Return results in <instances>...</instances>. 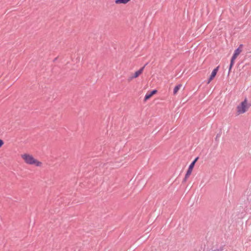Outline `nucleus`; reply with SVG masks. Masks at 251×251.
Wrapping results in <instances>:
<instances>
[{
	"label": "nucleus",
	"instance_id": "8",
	"mask_svg": "<svg viewBox=\"0 0 251 251\" xmlns=\"http://www.w3.org/2000/svg\"><path fill=\"white\" fill-rule=\"evenodd\" d=\"M182 85L181 84H179L175 87L173 91L174 95H176L178 91L182 87Z\"/></svg>",
	"mask_w": 251,
	"mask_h": 251
},
{
	"label": "nucleus",
	"instance_id": "10",
	"mask_svg": "<svg viewBox=\"0 0 251 251\" xmlns=\"http://www.w3.org/2000/svg\"><path fill=\"white\" fill-rule=\"evenodd\" d=\"M4 145V142L2 139H0V148Z\"/></svg>",
	"mask_w": 251,
	"mask_h": 251
},
{
	"label": "nucleus",
	"instance_id": "1",
	"mask_svg": "<svg viewBox=\"0 0 251 251\" xmlns=\"http://www.w3.org/2000/svg\"><path fill=\"white\" fill-rule=\"evenodd\" d=\"M21 158L24 162L29 165L34 166L37 167H41L43 166L42 162L39 161L31 154L25 153L21 155Z\"/></svg>",
	"mask_w": 251,
	"mask_h": 251
},
{
	"label": "nucleus",
	"instance_id": "3",
	"mask_svg": "<svg viewBox=\"0 0 251 251\" xmlns=\"http://www.w3.org/2000/svg\"><path fill=\"white\" fill-rule=\"evenodd\" d=\"M243 45H240L239 47L234 51V53L231 58L230 64L229 66V70H230L234 65V61L242 51Z\"/></svg>",
	"mask_w": 251,
	"mask_h": 251
},
{
	"label": "nucleus",
	"instance_id": "7",
	"mask_svg": "<svg viewBox=\"0 0 251 251\" xmlns=\"http://www.w3.org/2000/svg\"><path fill=\"white\" fill-rule=\"evenodd\" d=\"M157 93V90H154L151 92H148L144 98V101H146L148 100H149L153 95Z\"/></svg>",
	"mask_w": 251,
	"mask_h": 251
},
{
	"label": "nucleus",
	"instance_id": "2",
	"mask_svg": "<svg viewBox=\"0 0 251 251\" xmlns=\"http://www.w3.org/2000/svg\"><path fill=\"white\" fill-rule=\"evenodd\" d=\"M251 104L248 102L247 99H245L242 101L236 107V112L237 115H240L246 112L250 107Z\"/></svg>",
	"mask_w": 251,
	"mask_h": 251
},
{
	"label": "nucleus",
	"instance_id": "6",
	"mask_svg": "<svg viewBox=\"0 0 251 251\" xmlns=\"http://www.w3.org/2000/svg\"><path fill=\"white\" fill-rule=\"evenodd\" d=\"M144 67H142V68H141L140 69H139V70L136 71L132 75H131L129 78V80H131L134 78H136L137 77H138L141 74H142L143 72V70H144Z\"/></svg>",
	"mask_w": 251,
	"mask_h": 251
},
{
	"label": "nucleus",
	"instance_id": "4",
	"mask_svg": "<svg viewBox=\"0 0 251 251\" xmlns=\"http://www.w3.org/2000/svg\"><path fill=\"white\" fill-rule=\"evenodd\" d=\"M198 158H196L189 165L188 169L185 174V177H184V180L186 181V180L189 178L190 176L191 175L192 172L193 171L194 167L195 166V164L197 161L198 160Z\"/></svg>",
	"mask_w": 251,
	"mask_h": 251
},
{
	"label": "nucleus",
	"instance_id": "5",
	"mask_svg": "<svg viewBox=\"0 0 251 251\" xmlns=\"http://www.w3.org/2000/svg\"><path fill=\"white\" fill-rule=\"evenodd\" d=\"M219 66H218L213 70L211 75L209 76V78L208 79L207 84H209L210 82L214 78L219 70Z\"/></svg>",
	"mask_w": 251,
	"mask_h": 251
},
{
	"label": "nucleus",
	"instance_id": "9",
	"mask_svg": "<svg viewBox=\"0 0 251 251\" xmlns=\"http://www.w3.org/2000/svg\"><path fill=\"white\" fill-rule=\"evenodd\" d=\"M130 0H116L115 3L116 4H126Z\"/></svg>",
	"mask_w": 251,
	"mask_h": 251
}]
</instances>
